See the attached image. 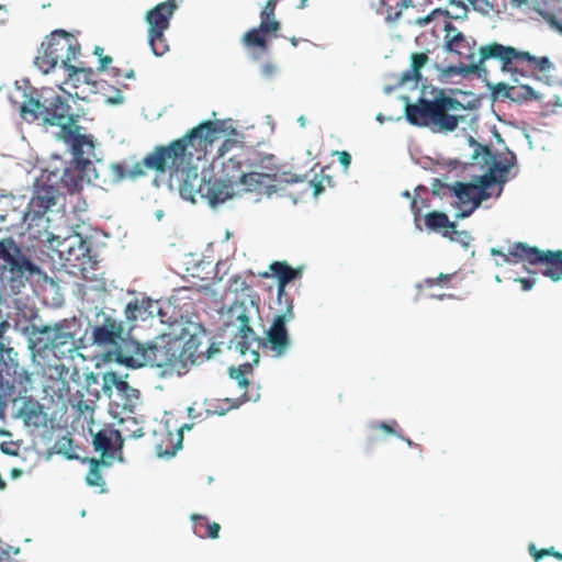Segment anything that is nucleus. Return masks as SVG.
Listing matches in <instances>:
<instances>
[{
    "instance_id": "obj_1",
    "label": "nucleus",
    "mask_w": 562,
    "mask_h": 562,
    "mask_svg": "<svg viewBox=\"0 0 562 562\" xmlns=\"http://www.w3.org/2000/svg\"><path fill=\"white\" fill-rule=\"evenodd\" d=\"M445 32V48L459 56L465 74L486 76L488 63L495 61L503 74L514 82H519L522 78L541 80L554 67L548 56H537L529 50L498 42L482 45L476 52L475 41L467 37L450 22L446 23Z\"/></svg>"
},
{
    "instance_id": "obj_2",
    "label": "nucleus",
    "mask_w": 562,
    "mask_h": 562,
    "mask_svg": "<svg viewBox=\"0 0 562 562\" xmlns=\"http://www.w3.org/2000/svg\"><path fill=\"white\" fill-rule=\"evenodd\" d=\"M218 125L220 122L205 121L169 145L156 147L131 168L122 164L112 165L114 180L136 179L144 176L146 169L160 173L168 170L170 176L186 171L194 155L198 159L204 157L207 148L218 138L222 131Z\"/></svg>"
},
{
    "instance_id": "obj_3",
    "label": "nucleus",
    "mask_w": 562,
    "mask_h": 562,
    "mask_svg": "<svg viewBox=\"0 0 562 562\" xmlns=\"http://www.w3.org/2000/svg\"><path fill=\"white\" fill-rule=\"evenodd\" d=\"M258 313L259 306L252 300L248 302L235 301L226 313V326L234 328L231 347H234L241 355L250 352L256 363L259 361L258 349L261 346L269 347L276 357H282L289 351L291 339L286 323L294 318L293 306L290 302L286 310L273 318L266 333V338L261 339L250 326V321Z\"/></svg>"
},
{
    "instance_id": "obj_4",
    "label": "nucleus",
    "mask_w": 562,
    "mask_h": 562,
    "mask_svg": "<svg viewBox=\"0 0 562 562\" xmlns=\"http://www.w3.org/2000/svg\"><path fill=\"white\" fill-rule=\"evenodd\" d=\"M11 100L20 104V114L24 121L41 120L44 125L60 127V137L71 144L77 155L82 151L83 145L89 144L87 136L80 134L78 115L74 114L67 101L52 89H43L38 94L34 88L22 90L18 87Z\"/></svg>"
},
{
    "instance_id": "obj_5",
    "label": "nucleus",
    "mask_w": 562,
    "mask_h": 562,
    "mask_svg": "<svg viewBox=\"0 0 562 562\" xmlns=\"http://www.w3.org/2000/svg\"><path fill=\"white\" fill-rule=\"evenodd\" d=\"M180 349V338L166 334L148 342L127 339L116 347L115 359L130 368L150 367L160 369L162 374L181 375L184 367L178 358Z\"/></svg>"
},
{
    "instance_id": "obj_6",
    "label": "nucleus",
    "mask_w": 562,
    "mask_h": 562,
    "mask_svg": "<svg viewBox=\"0 0 562 562\" xmlns=\"http://www.w3.org/2000/svg\"><path fill=\"white\" fill-rule=\"evenodd\" d=\"M223 168L229 183L239 182L248 192L271 195L278 191V166L271 154L240 147L238 154L223 162Z\"/></svg>"
},
{
    "instance_id": "obj_7",
    "label": "nucleus",
    "mask_w": 562,
    "mask_h": 562,
    "mask_svg": "<svg viewBox=\"0 0 562 562\" xmlns=\"http://www.w3.org/2000/svg\"><path fill=\"white\" fill-rule=\"evenodd\" d=\"M464 111L465 106L459 100L438 90L431 100L419 98L415 103L407 104L405 115L413 125L452 132L465 120Z\"/></svg>"
},
{
    "instance_id": "obj_8",
    "label": "nucleus",
    "mask_w": 562,
    "mask_h": 562,
    "mask_svg": "<svg viewBox=\"0 0 562 562\" xmlns=\"http://www.w3.org/2000/svg\"><path fill=\"white\" fill-rule=\"evenodd\" d=\"M472 158L477 160L482 159L483 165L488 166L487 172L475 178L472 183L456 182L452 187L454 195L459 199L462 205H470L468 210H462L458 215L459 217L469 216L475 209H477L482 201L488 199L491 189L496 183L503 184L506 181V176L509 171L508 165H503L496 161L487 146L476 144Z\"/></svg>"
},
{
    "instance_id": "obj_9",
    "label": "nucleus",
    "mask_w": 562,
    "mask_h": 562,
    "mask_svg": "<svg viewBox=\"0 0 562 562\" xmlns=\"http://www.w3.org/2000/svg\"><path fill=\"white\" fill-rule=\"evenodd\" d=\"M80 50V44L72 34L64 30H55L41 44L34 64L44 74H48L59 63L67 69L72 61L77 60Z\"/></svg>"
},
{
    "instance_id": "obj_10",
    "label": "nucleus",
    "mask_w": 562,
    "mask_h": 562,
    "mask_svg": "<svg viewBox=\"0 0 562 562\" xmlns=\"http://www.w3.org/2000/svg\"><path fill=\"white\" fill-rule=\"evenodd\" d=\"M493 256H501L504 262L517 263L527 262L532 266L542 265V273L553 281L562 279V251H543L537 247L528 246L525 243H516L505 254L496 248L491 249Z\"/></svg>"
},
{
    "instance_id": "obj_11",
    "label": "nucleus",
    "mask_w": 562,
    "mask_h": 562,
    "mask_svg": "<svg viewBox=\"0 0 562 562\" xmlns=\"http://www.w3.org/2000/svg\"><path fill=\"white\" fill-rule=\"evenodd\" d=\"M280 0H266L259 12L260 23L249 29L241 36V44L254 58H259L269 50V42L279 36L281 22L276 16V9Z\"/></svg>"
},
{
    "instance_id": "obj_12",
    "label": "nucleus",
    "mask_w": 562,
    "mask_h": 562,
    "mask_svg": "<svg viewBox=\"0 0 562 562\" xmlns=\"http://www.w3.org/2000/svg\"><path fill=\"white\" fill-rule=\"evenodd\" d=\"M177 8L176 0H167L155 5L145 15L148 25V44L156 56H162L169 50L165 32L169 29L170 20Z\"/></svg>"
},
{
    "instance_id": "obj_13",
    "label": "nucleus",
    "mask_w": 562,
    "mask_h": 562,
    "mask_svg": "<svg viewBox=\"0 0 562 562\" xmlns=\"http://www.w3.org/2000/svg\"><path fill=\"white\" fill-rule=\"evenodd\" d=\"M180 191L184 198L193 202L195 201V195L199 194L201 198L206 199L211 206H216L232 196L231 186L223 180L210 179L205 181L200 179L196 173L192 181L188 179L183 181Z\"/></svg>"
},
{
    "instance_id": "obj_14",
    "label": "nucleus",
    "mask_w": 562,
    "mask_h": 562,
    "mask_svg": "<svg viewBox=\"0 0 562 562\" xmlns=\"http://www.w3.org/2000/svg\"><path fill=\"white\" fill-rule=\"evenodd\" d=\"M10 245L13 252L0 267V278L10 284L12 290H19L24 285L27 277L37 273L40 269L14 241H10Z\"/></svg>"
},
{
    "instance_id": "obj_15",
    "label": "nucleus",
    "mask_w": 562,
    "mask_h": 562,
    "mask_svg": "<svg viewBox=\"0 0 562 562\" xmlns=\"http://www.w3.org/2000/svg\"><path fill=\"white\" fill-rule=\"evenodd\" d=\"M204 335H190L186 341L180 339V357L179 360L184 367V373L189 370V367L195 363H201L205 360L211 359L215 353H218L220 347L214 342L209 344L206 340L204 344Z\"/></svg>"
},
{
    "instance_id": "obj_16",
    "label": "nucleus",
    "mask_w": 562,
    "mask_h": 562,
    "mask_svg": "<svg viewBox=\"0 0 562 562\" xmlns=\"http://www.w3.org/2000/svg\"><path fill=\"white\" fill-rule=\"evenodd\" d=\"M123 438L121 432L114 428H105L93 435V447L97 452L101 453L100 460L112 461L116 452L121 453L123 448ZM119 460L122 461L121 454Z\"/></svg>"
},
{
    "instance_id": "obj_17",
    "label": "nucleus",
    "mask_w": 562,
    "mask_h": 562,
    "mask_svg": "<svg viewBox=\"0 0 562 562\" xmlns=\"http://www.w3.org/2000/svg\"><path fill=\"white\" fill-rule=\"evenodd\" d=\"M261 278H276L280 288L288 285L291 281L302 277L301 268H292L286 261H273L269 266V271L259 273Z\"/></svg>"
},
{
    "instance_id": "obj_18",
    "label": "nucleus",
    "mask_w": 562,
    "mask_h": 562,
    "mask_svg": "<svg viewBox=\"0 0 562 562\" xmlns=\"http://www.w3.org/2000/svg\"><path fill=\"white\" fill-rule=\"evenodd\" d=\"M155 303L147 296L135 297L130 301L124 310L127 322L146 321L154 317Z\"/></svg>"
},
{
    "instance_id": "obj_19",
    "label": "nucleus",
    "mask_w": 562,
    "mask_h": 562,
    "mask_svg": "<svg viewBox=\"0 0 562 562\" xmlns=\"http://www.w3.org/2000/svg\"><path fill=\"white\" fill-rule=\"evenodd\" d=\"M492 91L496 98H504L514 102H521L537 98L535 90L527 85L513 87L505 82H498L493 87Z\"/></svg>"
},
{
    "instance_id": "obj_20",
    "label": "nucleus",
    "mask_w": 562,
    "mask_h": 562,
    "mask_svg": "<svg viewBox=\"0 0 562 562\" xmlns=\"http://www.w3.org/2000/svg\"><path fill=\"white\" fill-rule=\"evenodd\" d=\"M123 327L121 323L106 318L104 324L93 329V340L100 346L116 345L121 339Z\"/></svg>"
},
{
    "instance_id": "obj_21",
    "label": "nucleus",
    "mask_w": 562,
    "mask_h": 562,
    "mask_svg": "<svg viewBox=\"0 0 562 562\" xmlns=\"http://www.w3.org/2000/svg\"><path fill=\"white\" fill-rule=\"evenodd\" d=\"M425 224L431 231L445 229L442 235L453 239L452 235L458 234L456 231V224L451 223L448 216L441 212H430L425 215Z\"/></svg>"
},
{
    "instance_id": "obj_22",
    "label": "nucleus",
    "mask_w": 562,
    "mask_h": 562,
    "mask_svg": "<svg viewBox=\"0 0 562 562\" xmlns=\"http://www.w3.org/2000/svg\"><path fill=\"white\" fill-rule=\"evenodd\" d=\"M83 183V171L78 165L65 168L60 178V184L72 194L81 190Z\"/></svg>"
},
{
    "instance_id": "obj_23",
    "label": "nucleus",
    "mask_w": 562,
    "mask_h": 562,
    "mask_svg": "<svg viewBox=\"0 0 562 562\" xmlns=\"http://www.w3.org/2000/svg\"><path fill=\"white\" fill-rule=\"evenodd\" d=\"M398 427V424L396 420H391L390 423H384V422H378V423H372L370 425V429L372 430V435L368 438V445H374L379 438L378 436L375 435V432L378 431H383L385 435H394L401 439H403L409 447H413V446H416L409 438H403L400 432L396 430V428Z\"/></svg>"
},
{
    "instance_id": "obj_24",
    "label": "nucleus",
    "mask_w": 562,
    "mask_h": 562,
    "mask_svg": "<svg viewBox=\"0 0 562 562\" xmlns=\"http://www.w3.org/2000/svg\"><path fill=\"white\" fill-rule=\"evenodd\" d=\"M67 79L65 85L72 83L77 87L78 82L90 85L93 82L94 71L91 68L74 65L72 63L67 67Z\"/></svg>"
},
{
    "instance_id": "obj_25",
    "label": "nucleus",
    "mask_w": 562,
    "mask_h": 562,
    "mask_svg": "<svg viewBox=\"0 0 562 562\" xmlns=\"http://www.w3.org/2000/svg\"><path fill=\"white\" fill-rule=\"evenodd\" d=\"M175 436L170 431H165L161 435V440L156 446L157 454L160 457H171L175 456L177 450L181 448L182 445V435L181 432L177 434L176 442L173 443Z\"/></svg>"
},
{
    "instance_id": "obj_26",
    "label": "nucleus",
    "mask_w": 562,
    "mask_h": 562,
    "mask_svg": "<svg viewBox=\"0 0 562 562\" xmlns=\"http://www.w3.org/2000/svg\"><path fill=\"white\" fill-rule=\"evenodd\" d=\"M106 385L114 386L119 393L126 395L130 398H138L139 391L131 386L123 378L116 372H106L103 376Z\"/></svg>"
},
{
    "instance_id": "obj_27",
    "label": "nucleus",
    "mask_w": 562,
    "mask_h": 562,
    "mask_svg": "<svg viewBox=\"0 0 562 562\" xmlns=\"http://www.w3.org/2000/svg\"><path fill=\"white\" fill-rule=\"evenodd\" d=\"M192 520L194 522V533L201 538L209 537L211 539L218 538L221 526L213 521L209 522L203 516L193 515Z\"/></svg>"
},
{
    "instance_id": "obj_28",
    "label": "nucleus",
    "mask_w": 562,
    "mask_h": 562,
    "mask_svg": "<svg viewBox=\"0 0 562 562\" xmlns=\"http://www.w3.org/2000/svg\"><path fill=\"white\" fill-rule=\"evenodd\" d=\"M428 55L425 53H413L411 56V69L403 74V81H419L422 78L420 69L427 64Z\"/></svg>"
},
{
    "instance_id": "obj_29",
    "label": "nucleus",
    "mask_w": 562,
    "mask_h": 562,
    "mask_svg": "<svg viewBox=\"0 0 562 562\" xmlns=\"http://www.w3.org/2000/svg\"><path fill=\"white\" fill-rule=\"evenodd\" d=\"M204 405H205L206 415L223 416L231 409L238 407L239 404L235 401H232L231 398H222V400H206L204 402Z\"/></svg>"
},
{
    "instance_id": "obj_30",
    "label": "nucleus",
    "mask_w": 562,
    "mask_h": 562,
    "mask_svg": "<svg viewBox=\"0 0 562 562\" xmlns=\"http://www.w3.org/2000/svg\"><path fill=\"white\" fill-rule=\"evenodd\" d=\"M101 464H110V461L108 460H98V459H91L90 460V469L87 473L86 481L88 485L90 486H102L103 485V479L100 471Z\"/></svg>"
},
{
    "instance_id": "obj_31",
    "label": "nucleus",
    "mask_w": 562,
    "mask_h": 562,
    "mask_svg": "<svg viewBox=\"0 0 562 562\" xmlns=\"http://www.w3.org/2000/svg\"><path fill=\"white\" fill-rule=\"evenodd\" d=\"M454 276L456 273H439L436 278H426L417 284V289L420 291L430 290L436 285L447 288Z\"/></svg>"
},
{
    "instance_id": "obj_32",
    "label": "nucleus",
    "mask_w": 562,
    "mask_h": 562,
    "mask_svg": "<svg viewBox=\"0 0 562 562\" xmlns=\"http://www.w3.org/2000/svg\"><path fill=\"white\" fill-rule=\"evenodd\" d=\"M248 371H250L249 364L239 368H231L229 376L237 382L238 386L245 389L249 384L247 379Z\"/></svg>"
},
{
    "instance_id": "obj_33",
    "label": "nucleus",
    "mask_w": 562,
    "mask_h": 562,
    "mask_svg": "<svg viewBox=\"0 0 562 562\" xmlns=\"http://www.w3.org/2000/svg\"><path fill=\"white\" fill-rule=\"evenodd\" d=\"M529 553L531 554V557L533 558V560L536 562L540 561L542 558L547 557V555H552L554 557L555 559H558L559 561H562V553L561 552H558L554 550L553 547L549 548V549H541V550H538L535 544H530L529 546Z\"/></svg>"
},
{
    "instance_id": "obj_34",
    "label": "nucleus",
    "mask_w": 562,
    "mask_h": 562,
    "mask_svg": "<svg viewBox=\"0 0 562 562\" xmlns=\"http://www.w3.org/2000/svg\"><path fill=\"white\" fill-rule=\"evenodd\" d=\"M108 72L116 82H120L121 79H133L135 77V72L132 68L122 70L119 67H111Z\"/></svg>"
},
{
    "instance_id": "obj_35",
    "label": "nucleus",
    "mask_w": 562,
    "mask_h": 562,
    "mask_svg": "<svg viewBox=\"0 0 562 562\" xmlns=\"http://www.w3.org/2000/svg\"><path fill=\"white\" fill-rule=\"evenodd\" d=\"M449 4L453 9V11H447L448 15L451 18H460L463 16L467 12V7L464 4V0H448Z\"/></svg>"
},
{
    "instance_id": "obj_36",
    "label": "nucleus",
    "mask_w": 562,
    "mask_h": 562,
    "mask_svg": "<svg viewBox=\"0 0 562 562\" xmlns=\"http://www.w3.org/2000/svg\"><path fill=\"white\" fill-rule=\"evenodd\" d=\"M476 11L488 13L493 10V0H469Z\"/></svg>"
},
{
    "instance_id": "obj_37",
    "label": "nucleus",
    "mask_w": 562,
    "mask_h": 562,
    "mask_svg": "<svg viewBox=\"0 0 562 562\" xmlns=\"http://www.w3.org/2000/svg\"><path fill=\"white\" fill-rule=\"evenodd\" d=\"M10 241H13L11 238L0 240V259L3 261L9 259V256L13 252L12 245Z\"/></svg>"
},
{
    "instance_id": "obj_38",
    "label": "nucleus",
    "mask_w": 562,
    "mask_h": 562,
    "mask_svg": "<svg viewBox=\"0 0 562 562\" xmlns=\"http://www.w3.org/2000/svg\"><path fill=\"white\" fill-rule=\"evenodd\" d=\"M324 179H326L327 182L330 181V178L329 177H325V176H323L319 180L317 179V177H315L313 180L308 181L310 187L313 188L314 196L319 195L324 191V187H323V180Z\"/></svg>"
},
{
    "instance_id": "obj_39",
    "label": "nucleus",
    "mask_w": 562,
    "mask_h": 562,
    "mask_svg": "<svg viewBox=\"0 0 562 562\" xmlns=\"http://www.w3.org/2000/svg\"><path fill=\"white\" fill-rule=\"evenodd\" d=\"M238 145V142L233 138L225 139L218 147V157H223L227 151L232 150Z\"/></svg>"
},
{
    "instance_id": "obj_40",
    "label": "nucleus",
    "mask_w": 562,
    "mask_h": 562,
    "mask_svg": "<svg viewBox=\"0 0 562 562\" xmlns=\"http://www.w3.org/2000/svg\"><path fill=\"white\" fill-rule=\"evenodd\" d=\"M231 286H234V291L237 292V291H245V290H250V286L246 283L245 280H243L240 277L238 276H235L233 279H232V284Z\"/></svg>"
},
{
    "instance_id": "obj_41",
    "label": "nucleus",
    "mask_w": 562,
    "mask_h": 562,
    "mask_svg": "<svg viewBox=\"0 0 562 562\" xmlns=\"http://www.w3.org/2000/svg\"><path fill=\"white\" fill-rule=\"evenodd\" d=\"M335 154L338 156V161L340 162V165L345 169H348L350 164H351V156H350V154L348 151H345V150L336 151Z\"/></svg>"
},
{
    "instance_id": "obj_42",
    "label": "nucleus",
    "mask_w": 562,
    "mask_h": 562,
    "mask_svg": "<svg viewBox=\"0 0 562 562\" xmlns=\"http://www.w3.org/2000/svg\"><path fill=\"white\" fill-rule=\"evenodd\" d=\"M285 288H286V285H282V288H280V284H278V301L281 303L284 300L285 308H286L288 304L291 302V304L293 305V302H292V299L289 297V295L285 291Z\"/></svg>"
},
{
    "instance_id": "obj_43",
    "label": "nucleus",
    "mask_w": 562,
    "mask_h": 562,
    "mask_svg": "<svg viewBox=\"0 0 562 562\" xmlns=\"http://www.w3.org/2000/svg\"><path fill=\"white\" fill-rule=\"evenodd\" d=\"M112 63V57L111 56H108V55H104L103 57H101L99 59V67H98V70L99 71H108L111 67Z\"/></svg>"
},
{
    "instance_id": "obj_44",
    "label": "nucleus",
    "mask_w": 562,
    "mask_h": 562,
    "mask_svg": "<svg viewBox=\"0 0 562 562\" xmlns=\"http://www.w3.org/2000/svg\"><path fill=\"white\" fill-rule=\"evenodd\" d=\"M41 412L36 409H31L26 413V423H33L37 425V419L41 417Z\"/></svg>"
},
{
    "instance_id": "obj_45",
    "label": "nucleus",
    "mask_w": 562,
    "mask_h": 562,
    "mask_svg": "<svg viewBox=\"0 0 562 562\" xmlns=\"http://www.w3.org/2000/svg\"><path fill=\"white\" fill-rule=\"evenodd\" d=\"M515 281H517L521 284V289L524 291H529L535 283L533 280L526 279V278H517Z\"/></svg>"
},
{
    "instance_id": "obj_46",
    "label": "nucleus",
    "mask_w": 562,
    "mask_h": 562,
    "mask_svg": "<svg viewBox=\"0 0 562 562\" xmlns=\"http://www.w3.org/2000/svg\"><path fill=\"white\" fill-rule=\"evenodd\" d=\"M549 23L553 29H555L560 34H562V21H560L555 16H551L549 19Z\"/></svg>"
},
{
    "instance_id": "obj_47",
    "label": "nucleus",
    "mask_w": 562,
    "mask_h": 562,
    "mask_svg": "<svg viewBox=\"0 0 562 562\" xmlns=\"http://www.w3.org/2000/svg\"><path fill=\"white\" fill-rule=\"evenodd\" d=\"M108 101L113 104L121 103L123 101V95L119 89H115V95L109 97Z\"/></svg>"
},
{
    "instance_id": "obj_48",
    "label": "nucleus",
    "mask_w": 562,
    "mask_h": 562,
    "mask_svg": "<svg viewBox=\"0 0 562 562\" xmlns=\"http://www.w3.org/2000/svg\"><path fill=\"white\" fill-rule=\"evenodd\" d=\"M276 66L273 64H265L262 66V74L266 76H272L276 72Z\"/></svg>"
},
{
    "instance_id": "obj_49",
    "label": "nucleus",
    "mask_w": 562,
    "mask_h": 562,
    "mask_svg": "<svg viewBox=\"0 0 562 562\" xmlns=\"http://www.w3.org/2000/svg\"><path fill=\"white\" fill-rule=\"evenodd\" d=\"M411 207L415 215V220H418L420 216L422 207L418 206V201L416 199H413Z\"/></svg>"
},
{
    "instance_id": "obj_50",
    "label": "nucleus",
    "mask_w": 562,
    "mask_h": 562,
    "mask_svg": "<svg viewBox=\"0 0 562 562\" xmlns=\"http://www.w3.org/2000/svg\"><path fill=\"white\" fill-rule=\"evenodd\" d=\"M38 200L41 201H44L45 200V204H43V206L45 209H49L52 205L55 204V198L54 196H37Z\"/></svg>"
},
{
    "instance_id": "obj_51",
    "label": "nucleus",
    "mask_w": 562,
    "mask_h": 562,
    "mask_svg": "<svg viewBox=\"0 0 562 562\" xmlns=\"http://www.w3.org/2000/svg\"><path fill=\"white\" fill-rule=\"evenodd\" d=\"M93 54L100 59L101 57H103V48L101 46H95L93 48Z\"/></svg>"
},
{
    "instance_id": "obj_52",
    "label": "nucleus",
    "mask_w": 562,
    "mask_h": 562,
    "mask_svg": "<svg viewBox=\"0 0 562 562\" xmlns=\"http://www.w3.org/2000/svg\"><path fill=\"white\" fill-rule=\"evenodd\" d=\"M133 438H140L144 436V430L143 428H137L136 430H134L131 435Z\"/></svg>"
},
{
    "instance_id": "obj_53",
    "label": "nucleus",
    "mask_w": 562,
    "mask_h": 562,
    "mask_svg": "<svg viewBox=\"0 0 562 562\" xmlns=\"http://www.w3.org/2000/svg\"><path fill=\"white\" fill-rule=\"evenodd\" d=\"M299 181H302V179L296 176H291L290 178L284 179L285 183H294V182H299Z\"/></svg>"
},
{
    "instance_id": "obj_54",
    "label": "nucleus",
    "mask_w": 562,
    "mask_h": 562,
    "mask_svg": "<svg viewBox=\"0 0 562 562\" xmlns=\"http://www.w3.org/2000/svg\"><path fill=\"white\" fill-rule=\"evenodd\" d=\"M531 0H510V2L514 4V5H517V7H520L522 4H527L528 2H530Z\"/></svg>"
},
{
    "instance_id": "obj_55",
    "label": "nucleus",
    "mask_w": 562,
    "mask_h": 562,
    "mask_svg": "<svg viewBox=\"0 0 562 562\" xmlns=\"http://www.w3.org/2000/svg\"><path fill=\"white\" fill-rule=\"evenodd\" d=\"M431 297H436L438 300H443L445 297H449V299H452L453 295L452 294H440V295H436V294H429Z\"/></svg>"
},
{
    "instance_id": "obj_56",
    "label": "nucleus",
    "mask_w": 562,
    "mask_h": 562,
    "mask_svg": "<svg viewBox=\"0 0 562 562\" xmlns=\"http://www.w3.org/2000/svg\"><path fill=\"white\" fill-rule=\"evenodd\" d=\"M429 21H430V16H426V18H424V19H418V20H417V22H418L419 24H426V23H428Z\"/></svg>"
},
{
    "instance_id": "obj_57",
    "label": "nucleus",
    "mask_w": 562,
    "mask_h": 562,
    "mask_svg": "<svg viewBox=\"0 0 562 562\" xmlns=\"http://www.w3.org/2000/svg\"><path fill=\"white\" fill-rule=\"evenodd\" d=\"M307 0H300V3L297 4L299 9H303L306 7Z\"/></svg>"
},
{
    "instance_id": "obj_58",
    "label": "nucleus",
    "mask_w": 562,
    "mask_h": 562,
    "mask_svg": "<svg viewBox=\"0 0 562 562\" xmlns=\"http://www.w3.org/2000/svg\"><path fill=\"white\" fill-rule=\"evenodd\" d=\"M290 42H291V44H292L293 46H297V44H299V40H297L296 37H291V38H290Z\"/></svg>"
},
{
    "instance_id": "obj_59",
    "label": "nucleus",
    "mask_w": 562,
    "mask_h": 562,
    "mask_svg": "<svg viewBox=\"0 0 562 562\" xmlns=\"http://www.w3.org/2000/svg\"><path fill=\"white\" fill-rule=\"evenodd\" d=\"M299 122L301 123V125H302V126H304V125H305V122H304V117H303V116H301V117L299 119Z\"/></svg>"
},
{
    "instance_id": "obj_60",
    "label": "nucleus",
    "mask_w": 562,
    "mask_h": 562,
    "mask_svg": "<svg viewBox=\"0 0 562 562\" xmlns=\"http://www.w3.org/2000/svg\"><path fill=\"white\" fill-rule=\"evenodd\" d=\"M404 195H405V196H407V198H409V196H411V194H409V192H408V191H406V192L404 193Z\"/></svg>"
},
{
    "instance_id": "obj_61",
    "label": "nucleus",
    "mask_w": 562,
    "mask_h": 562,
    "mask_svg": "<svg viewBox=\"0 0 562 562\" xmlns=\"http://www.w3.org/2000/svg\"><path fill=\"white\" fill-rule=\"evenodd\" d=\"M12 474H13V475H18V471H16V470H13Z\"/></svg>"
},
{
    "instance_id": "obj_62",
    "label": "nucleus",
    "mask_w": 562,
    "mask_h": 562,
    "mask_svg": "<svg viewBox=\"0 0 562 562\" xmlns=\"http://www.w3.org/2000/svg\"><path fill=\"white\" fill-rule=\"evenodd\" d=\"M0 10H4V5L0 4Z\"/></svg>"
}]
</instances>
